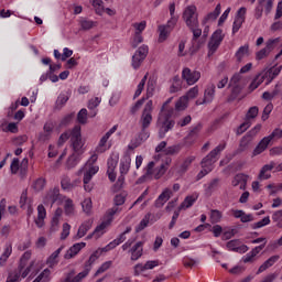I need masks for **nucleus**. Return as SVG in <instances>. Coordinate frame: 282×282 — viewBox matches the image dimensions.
I'll use <instances>...</instances> for the list:
<instances>
[{"label":"nucleus","instance_id":"f257e3e1","mask_svg":"<svg viewBox=\"0 0 282 282\" xmlns=\"http://www.w3.org/2000/svg\"><path fill=\"white\" fill-rule=\"evenodd\" d=\"M170 14L172 17V20L167 22L166 25H160L159 26V43H164L166 39H169V34H171V30L175 28V23H177V19H175V2L170 4Z\"/></svg>","mask_w":282,"mask_h":282},{"label":"nucleus","instance_id":"f03ea898","mask_svg":"<svg viewBox=\"0 0 282 282\" xmlns=\"http://www.w3.org/2000/svg\"><path fill=\"white\" fill-rule=\"evenodd\" d=\"M224 31L221 29L216 30L209 42H208V56H213V54H215L217 52V50L219 48V45H221V41H224Z\"/></svg>","mask_w":282,"mask_h":282},{"label":"nucleus","instance_id":"7ed1b4c3","mask_svg":"<svg viewBox=\"0 0 282 282\" xmlns=\"http://www.w3.org/2000/svg\"><path fill=\"white\" fill-rule=\"evenodd\" d=\"M173 127H175V120H167L159 117L156 128L159 130L160 140H164V138H166V133H169V131H173Z\"/></svg>","mask_w":282,"mask_h":282},{"label":"nucleus","instance_id":"20e7f679","mask_svg":"<svg viewBox=\"0 0 282 282\" xmlns=\"http://www.w3.org/2000/svg\"><path fill=\"white\" fill-rule=\"evenodd\" d=\"M197 17V7L195 6L187 7L183 12V19L187 28H192L193 25H199V20Z\"/></svg>","mask_w":282,"mask_h":282},{"label":"nucleus","instance_id":"39448f33","mask_svg":"<svg viewBox=\"0 0 282 282\" xmlns=\"http://www.w3.org/2000/svg\"><path fill=\"white\" fill-rule=\"evenodd\" d=\"M149 56V46L142 45L140 46L132 56V67L133 69H139L144 59Z\"/></svg>","mask_w":282,"mask_h":282},{"label":"nucleus","instance_id":"423d86ee","mask_svg":"<svg viewBox=\"0 0 282 282\" xmlns=\"http://www.w3.org/2000/svg\"><path fill=\"white\" fill-rule=\"evenodd\" d=\"M70 142L74 153H80L83 149V134H80V126H75L70 132Z\"/></svg>","mask_w":282,"mask_h":282},{"label":"nucleus","instance_id":"0eeeda50","mask_svg":"<svg viewBox=\"0 0 282 282\" xmlns=\"http://www.w3.org/2000/svg\"><path fill=\"white\" fill-rule=\"evenodd\" d=\"M153 111V100H149L143 109L141 116V129H149L151 127V122H153V116L151 115Z\"/></svg>","mask_w":282,"mask_h":282},{"label":"nucleus","instance_id":"6e6552de","mask_svg":"<svg viewBox=\"0 0 282 282\" xmlns=\"http://www.w3.org/2000/svg\"><path fill=\"white\" fill-rule=\"evenodd\" d=\"M224 149H226V145H218L214 150H212L210 153L202 160V167L206 169L208 166H213V164L217 162V155H219V153H221Z\"/></svg>","mask_w":282,"mask_h":282},{"label":"nucleus","instance_id":"1a4fd4ad","mask_svg":"<svg viewBox=\"0 0 282 282\" xmlns=\"http://www.w3.org/2000/svg\"><path fill=\"white\" fill-rule=\"evenodd\" d=\"M183 80H186L187 85H195L199 78H202V73L194 70L192 72L191 68H184L182 72Z\"/></svg>","mask_w":282,"mask_h":282},{"label":"nucleus","instance_id":"9d476101","mask_svg":"<svg viewBox=\"0 0 282 282\" xmlns=\"http://www.w3.org/2000/svg\"><path fill=\"white\" fill-rule=\"evenodd\" d=\"M274 43H279V37L274 40H269L265 44V47L257 52V61H263V58L268 57L270 55V52L274 50Z\"/></svg>","mask_w":282,"mask_h":282},{"label":"nucleus","instance_id":"9b49d317","mask_svg":"<svg viewBox=\"0 0 282 282\" xmlns=\"http://www.w3.org/2000/svg\"><path fill=\"white\" fill-rule=\"evenodd\" d=\"M61 197V189L58 187H54L53 189L48 191L46 196L44 197L43 204L45 206H54L56 202H58Z\"/></svg>","mask_w":282,"mask_h":282},{"label":"nucleus","instance_id":"f8f14e48","mask_svg":"<svg viewBox=\"0 0 282 282\" xmlns=\"http://www.w3.org/2000/svg\"><path fill=\"white\" fill-rule=\"evenodd\" d=\"M148 138L149 132H147V129L141 128V132L138 134L134 141H131V144L128 145V149L130 151L138 149V147H140V144H142Z\"/></svg>","mask_w":282,"mask_h":282},{"label":"nucleus","instance_id":"ddd939ff","mask_svg":"<svg viewBox=\"0 0 282 282\" xmlns=\"http://www.w3.org/2000/svg\"><path fill=\"white\" fill-rule=\"evenodd\" d=\"M85 246H87L86 242H77L73 245L64 254V259L66 260L74 259V257H76V254H78V252H80L83 248H85Z\"/></svg>","mask_w":282,"mask_h":282},{"label":"nucleus","instance_id":"4468645a","mask_svg":"<svg viewBox=\"0 0 282 282\" xmlns=\"http://www.w3.org/2000/svg\"><path fill=\"white\" fill-rule=\"evenodd\" d=\"M171 195H173L171 189L165 188L163 193H161L158 199L155 200L154 203L155 208H162V206H164V204L171 199Z\"/></svg>","mask_w":282,"mask_h":282},{"label":"nucleus","instance_id":"2eb2a0df","mask_svg":"<svg viewBox=\"0 0 282 282\" xmlns=\"http://www.w3.org/2000/svg\"><path fill=\"white\" fill-rule=\"evenodd\" d=\"M213 98H215V85H209L204 93L203 101L196 100V105H204L206 102H213Z\"/></svg>","mask_w":282,"mask_h":282},{"label":"nucleus","instance_id":"dca6fc26","mask_svg":"<svg viewBox=\"0 0 282 282\" xmlns=\"http://www.w3.org/2000/svg\"><path fill=\"white\" fill-rule=\"evenodd\" d=\"M93 225H94V220H86V221H84L79 226L75 239H83V237H85V235H87V232H89V230H91V226Z\"/></svg>","mask_w":282,"mask_h":282},{"label":"nucleus","instance_id":"f3484780","mask_svg":"<svg viewBox=\"0 0 282 282\" xmlns=\"http://www.w3.org/2000/svg\"><path fill=\"white\" fill-rule=\"evenodd\" d=\"M142 246H144V242L139 241V242H137V243L130 249V252H131V261H138V259H140V257H142V252H143Z\"/></svg>","mask_w":282,"mask_h":282},{"label":"nucleus","instance_id":"a211bd4d","mask_svg":"<svg viewBox=\"0 0 282 282\" xmlns=\"http://www.w3.org/2000/svg\"><path fill=\"white\" fill-rule=\"evenodd\" d=\"M268 144H270V139L268 137H264L254 148L252 156L254 158L257 155H261V153H263V151L268 149Z\"/></svg>","mask_w":282,"mask_h":282},{"label":"nucleus","instance_id":"6ab92c4d","mask_svg":"<svg viewBox=\"0 0 282 282\" xmlns=\"http://www.w3.org/2000/svg\"><path fill=\"white\" fill-rule=\"evenodd\" d=\"M279 261V256H272L267 261H264L263 264L260 265V268L257 271V274H261V272H265L268 268H272L276 262Z\"/></svg>","mask_w":282,"mask_h":282},{"label":"nucleus","instance_id":"aec40b11","mask_svg":"<svg viewBox=\"0 0 282 282\" xmlns=\"http://www.w3.org/2000/svg\"><path fill=\"white\" fill-rule=\"evenodd\" d=\"M272 169H274V162L263 165L258 175V180H270L272 175L265 173H268V171H272Z\"/></svg>","mask_w":282,"mask_h":282},{"label":"nucleus","instance_id":"412c9836","mask_svg":"<svg viewBox=\"0 0 282 282\" xmlns=\"http://www.w3.org/2000/svg\"><path fill=\"white\" fill-rule=\"evenodd\" d=\"M243 56H250V45L248 44L240 46L236 52V58L238 63H241V61H243Z\"/></svg>","mask_w":282,"mask_h":282},{"label":"nucleus","instance_id":"4be33fe9","mask_svg":"<svg viewBox=\"0 0 282 282\" xmlns=\"http://www.w3.org/2000/svg\"><path fill=\"white\" fill-rule=\"evenodd\" d=\"M282 66H273L269 68V70L264 74L265 78H269L268 84H270L271 80H274L279 74H281Z\"/></svg>","mask_w":282,"mask_h":282},{"label":"nucleus","instance_id":"5701e85b","mask_svg":"<svg viewBox=\"0 0 282 282\" xmlns=\"http://www.w3.org/2000/svg\"><path fill=\"white\" fill-rule=\"evenodd\" d=\"M109 225V221H102L100 225H98L95 230L89 234L86 239H94V237H96V239H99L100 237V232H102V230H105V228H107V226Z\"/></svg>","mask_w":282,"mask_h":282},{"label":"nucleus","instance_id":"b1692460","mask_svg":"<svg viewBox=\"0 0 282 282\" xmlns=\"http://www.w3.org/2000/svg\"><path fill=\"white\" fill-rule=\"evenodd\" d=\"M129 169H131V156H124L120 162L121 175H127V173H129Z\"/></svg>","mask_w":282,"mask_h":282},{"label":"nucleus","instance_id":"393cba45","mask_svg":"<svg viewBox=\"0 0 282 282\" xmlns=\"http://www.w3.org/2000/svg\"><path fill=\"white\" fill-rule=\"evenodd\" d=\"M235 180L238 186H240V191H246V186H248V175L241 173L236 175Z\"/></svg>","mask_w":282,"mask_h":282},{"label":"nucleus","instance_id":"a878e982","mask_svg":"<svg viewBox=\"0 0 282 282\" xmlns=\"http://www.w3.org/2000/svg\"><path fill=\"white\" fill-rule=\"evenodd\" d=\"M78 162H80V153L75 152L68 158L66 166L67 169H74Z\"/></svg>","mask_w":282,"mask_h":282},{"label":"nucleus","instance_id":"bb28decb","mask_svg":"<svg viewBox=\"0 0 282 282\" xmlns=\"http://www.w3.org/2000/svg\"><path fill=\"white\" fill-rule=\"evenodd\" d=\"M221 14V4H217L215 10L210 12L207 18L203 21V25H206V21H216L217 17Z\"/></svg>","mask_w":282,"mask_h":282},{"label":"nucleus","instance_id":"cd10ccee","mask_svg":"<svg viewBox=\"0 0 282 282\" xmlns=\"http://www.w3.org/2000/svg\"><path fill=\"white\" fill-rule=\"evenodd\" d=\"M65 248V246H61L57 250H55L47 259L46 263L48 265H54L55 263H58V261H56V259H58V254H61V252H63V249Z\"/></svg>","mask_w":282,"mask_h":282},{"label":"nucleus","instance_id":"c85d7f7f","mask_svg":"<svg viewBox=\"0 0 282 282\" xmlns=\"http://www.w3.org/2000/svg\"><path fill=\"white\" fill-rule=\"evenodd\" d=\"M54 129V126L52 123H45L44 124V133L40 134V140H43L45 142V140H50V135L52 133Z\"/></svg>","mask_w":282,"mask_h":282},{"label":"nucleus","instance_id":"c756f323","mask_svg":"<svg viewBox=\"0 0 282 282\" xmlns=\"http://www.w3.org/2000/svg\"><path fill=\"white\" fill-rule=\"evenodd\" d=\"M241 89L242 88L239 85L234 86L231 89V94L227 98V102H235V99L239 98V94H241Z\"/></svg>","mask_w":282,"mask_h":282},{"label":"nucleus","instance_id":"7c9ffc66","mask_svg":"<svg viewBox=\"0 0 282 282\" xmlns=\"http://www.w3.org/2000/svg\"><path fill=\"white\" fill-rule=\"evenodd\" d=\"M259 116V107L253 106L251 108H249V110L247 111L246 115V121L250 122V120H254V118H257Z\"/></svg>","mask_w":282,"mask_h":282},{"label":"nucleus","instance_id":"2f4dec72","mask_svg":"<svg viewBox=\"0 0 282 282\" xmlns=\"http://www.w3.org/2000/svg\"><path fill=\"white\" fill-rule=\"evenodd\" d=\"M151 219V213L147 214L143 219L140 221V224L135 228V232H142L147 226H149V221Z\"/></svg>","mask_w":282,"mask_h":282},{"label":"nucleus","instance_id":"473e14b6","mask_svg":"<svg viewBox=\"0 0 282 282\" xmlns=\"http://www.w3.org/2000/svg\"><path fill=\"white\" fill-rule=\"evenodd\" d=\"M182 151V144H174L172 147H167L164 150L165 155H177Z\"/></svg>","mask_w":282,"mask_h":282},{"label":"nucleus","instance_id":"72a5a7b5","mask_svg":"<svg viewBox=\"0 0 282 282\" xmlns=\"http://www.w3.org/2000/svg\"><path fill=\"white\" fill-rule=\"evenodd\" d=\"M243 21H246V17H236L232 25V34H237L243 25Z\"/></svg>","mask_w":282,"mask_h":282},{"label":"nucleus","instance_id":"f704fd0d","mask_svg":"<svg viewBox=\"0 0 282 282\" xmlns=\"http://www.w3.org/2000/svg\"><path fill=\"white\" fill-rule=\"evenodd\" d=\"M197 94H199V88L197 86L191 88L186 95L183 96V100H193V98H197Z\"/></svg>","mask_w":282,"mask_h":282},{"label":"nucleus","instance_id":"c9c22d12","mask_svg":"<svg viewBox=\"0 0 282 282\" xmlns=\"http://www.w3.org/2000/svg\"><path fill=\"white\" fill-rule=\"evenodd\" d=\"M91 3L96 10V14L101 17L102 12H105V2L102 0H91Z\"/></svg>","mask_w":282,"mask_h":282},{"label":"nucleus","instance_id":"e433bc0d","mask_svg":"<svg viewBox=\"0 0 282 282\" xmlns=\"http://www.w3.org/2000/svg\"><path fill=\"white\" fill-rule=\"evenodd\" d=\"M228 250H231L232 252H239V246H241V241L239 239H234L227 242Z\"/></svg>","mask_w":282,"mask_h":282},{"label":"nucleus","instance_id":"4c0bfd02","mask_svg":"<svg viewBox=\"0 0 282 282\" xmlns=\"http://www.w3.org/2000/svg\"><path fill=\"white\" fill-rule=\"evenodd\" d=\"M270 225V216L264 217L263 219L259 220L258 223H253L251 225L252 230H257V228H263V226Z\"/></svg>","mask_w":282,"mask_h":282},{"label":"nucleus","instance_id":"58836bf2","mask_svg":"<svg viewBox=\"0 0 282 282\" xmlns=\"http://www.w3.org/2000/svg\"><path fill=\"white\" fill-rule=\"evenodd\" d=\"M61 186L63 191H72L74 188V184L72 183V180L69 177L64 176L61 181Z\"/></svg>","mask_w":282,"mask_h":282},{"label":"nucleus","instance_id":"ea45409f","mask_svg":"<svg viewBox=\"0 0 282 282\" xmlns=\"http://www.w3.org/2000/svg\"><path fill=\"white\" fill-rule=\"evenodd\" d=\"M82 207L86 215H91V208H93L91 198L84 199V202H82Z\"/></svg>","mask_w":282,"mask_h":282},{"label":"nucleus","instance_id":"a19ab883","mask_svg":"<svg viewBox=\"0 0 282 282\" xmlns=\"http://www.w3.org/2000/svg\"><path fill=\"white\" fill-rule=\"evenodd\" d=\"M91 270V268H89V265H85V270L79 272L75 278H73L74 282H82L83 279H85V276H87L89 274V271Z\"/></svg>","mask_w":282,"mask_h":282},{"label":"nucleus","instance_id":"79ce46f5","mask_svg":"<svg viewBox=\"0 0 282 282\" xmlns=\"http://www.w3.org/2000/svg\"><path fill=\"white\" fill-rule=\"evenodd\" d=\"M19 169H21V162L19 161V158H14L10 165L12 175H17V173H19Z\"/></svg>","mask_w":282,"mask_h":282},{"label":"nucleus","instance_id":"37998d69","mask_svg":"<svg viewBox=\"0 0 282 282\" xmlns=\"http://www.w3.org/2000/svg\"><path fill=\"white\" fill-rule=\"evenodd\" d=\"M272 109H274V105H272V102L268 104L262 112V121L265 122V120H268V118H270V113H272Z\"/></svg>","mask_w":282,"mask_h":282},{"label":"nucleus","instance_id":"c03bdc74","mask_svg":"<svg viewBox=\"0 0 282 282\" xmlns=\"http://www.w3.org/2000/svg\"><path fill=\"white\" fill-rule=\"evenodd\" d=\"M77 121L79 124H87V109L83 108L77 113Z\"/></svg>","mask_w":282,"mask_h":282},{"label":"nucleus","instance_id":"a18cd8bd","mask_svg":"<svg viewBox=\"0 0 282 282\" xmlns=\"http://www.w3.org/2000/svg\"><path fill=\"white\" fill-rule=\"evenodd\" d=\"M65 215H74V202L72 199H66L64 205Z\"/></svg>","mask_w":282,"mask_h":282},{"label":"nucleus","instance_id":"49530a36","mask_svg":"<svg viewBox=\"0 0 282 282\" xmlns=\"http://www.w3.org/2000/svg\"><path fill=\"white\" fill-rule=\"evenodd\" d=\"M252 126V122L245 120L243 123H241L237 129V135H241L242 133H246L248 129Z\"/></svg>","mask_w":282,"mask_h":282},{"label":"nucleus","instance_id":"de8ad7c7","mask_svg":"<svg viewBox=\"0 0 282 282\" xmlns=\"http://www.w3.org/2000/svg\"><path fill=\"white\" fill-rule=\"evenodd\" d=\"M186 107H188V100H184V97H181L175 104L176 111H184Z\"/></svg>","mask_w":282,"mask_h":282},{"label":"nucleus","instance_id":"09e8293b","mask_svg":"<svg viewBox=\"0 0 282 282\" xmlns=\"http://www.w3.org/2000/svg\"><path fill=\"white\" fill-rule=\"evenodd\" d=\"M33 188H34V191H36L37 193H39L40 191H43V188H45V178L40 177V178H37L36 181H34V183H33Z\"/></svg>","mask_w":282,"mask_h":282},{"label":"nucleus","instance_id":"8fccbe9b","mask_svg":"<svg viewBox=\"0 0 282 282\" xmlns=\"http://www.w3.org/2000/svg\"><path fill=\"white\" fill-rule=\"evenodd\" d=\"M147 101V98H141L139 99L134 106L130 109V112L133 115L138 113V111H140V108L142 107V105H144V102Z\"/></svg>","mask_w":282,"mask_h":282},{"label":"nucleus","instance_id":"3c124183","mask_svg":"<svg viewBox=\"0 0 282 282\" xmlns=\"http://www.w3.org/2000/svg\"><path fill=\"white\" fill-rule=\"evenodd\" d=\"M212 224H219L221 221V212L213 209L210 214Z\"/></svg>","mask_w":282,"mask_h":282},{"label":"nucleus","instance_id":"603ef678","mask_svg":"<svg viewBox=\"0 0 282 282\" xmlns=\"http://www.w3.org/2000/svg\"><path fill=\"white\" fill-rule=\"evenodd\" d=\"M191 32L193 33V41H197L199 36H202V29H199V25H192L188 26Z\"/></svg>","mask_w":282,"mask_h":282},{"label":"nucleus","instance_id":"864d4df0","mask_svg":"<svg viewBox=\"0 0 282 282\" xmlns=\"http://www.w3.org/2000/svg\"><path fill=\"white\" fill-rule=\"evenodd\" d=\"M199 131H202V123H198L197 126H195V127L191 130V132H189L188 135H187V139L193 140V139L197 138Z\"/></svg>","mask_w":282,"mask_h":282},{"label":"nucleus","instance_id":"5fc2aeb1","mask_svg":"<svg viewBox=\"0 0 282 282\" xmlns=\"http://www.w3.org/2000/svg\"><path fill=\"white\" fill-rule=\"evenodd\" d=\"M194 161L195 156H189L185 159V161L181 165V171H183V173H186V171H188V166H191V164H193Z\"/></svg>","mask_w":282,"mask_h":282},{"label":"nucleus","instance_id":"6e6d98bb","mask_svg":"<svg viewBox=\"0 0 282 282\" xmlns=\"http://www.w3.org/2000/svg\"><path fill=\"white\" fill-rule=\"evenodd\" d=\"M10 254H12V245L7 246V248L4 249V252L0 257V261H3V263H6V261L10 259Z\"/></svg>","mask_w":282,"mask_h":282},{"label":"nucleus","instance_id":"4d7b16f0","mask_svg":"<svg viewBox=\"0 0 282 282\" xmlns=\"http://www.w3.org/2000/svg\"><path fill=\"white\" fill-rule=\"evenodd\" d=\"M111 268V261L104 262L99 269L96 271L95 276H98V274H102L104 272H107Z\"/></svg>","mask_w":282,"mask_h":282},{"label":"nucleus","instance_id":"13d9d810","mask_svg":"<svg viewBox=\"0 0 282 282\" xmlns=\"http://www.w3.org/2000/svg\"><path fill=\"white\" fill-rule=\"evenodd\" d=\"M70 228H72V226H69V224H67V223L63 224V230L61 234L62 241H65V239H67V237H69Z\"/></svg>","mask_w":282,"mask_h":282},{"label":"nucleus","instance_id":"bf43d9fd","mask_svg":"<svg viewBox=\"0 0 282 282\" xmlns=\"http://www.w3.org/2000/svg\"><path fill=\"white\" fill-rule=\"evenodd\" d=\"M100 251L98 249L89 257L88 261L85 265H88V268H91V264L96 262V260L100 257Z\"/></svg>","mask_w":282,"mask_h":282},{"label":"nucleus","instance_id":"052dcab7","mask_svg":"<svg viewBox=\"0 0 282 282\" xmlns=\"http://www.w3.org/2000/svg\"><path fill=\"white\" fill-rule=\"evenodd\" d=\"M69 100V97L66 95H59L56 100V107L57 109H61L66 102Z\"/></svg>","mask_w":282,"mask_h":282},{"label":"nucleus","instance_id":"680f3d73","mask_svg":"<svg viewBox=\"0 0 282 282\" xmlns=\"http://www.w3.org/2000/svg\"><path fill=\"white\" fill-rule=\"evenodd\" d=\"M235 235H237V229H230V230L224 231L221 239L223 241H228V239H232Z\"/></svg>","mask_w":282,"mask_h":282},{"label":"nucleus","instance_id":"e2e57ef3","mask_svg":"<svg viewBox=\"0 0 282 282\" xmlns=\"http://www.w3.org/2000/svg\"><path fill=\"white\" fill-rule=\"evenodd\" d=\"M217 186H219V178H214L206 188V193L210 195V193H213Z\"/></svg>","mask_w":282,"mask_h":282},{"label":"nucleus","instance_id":"0e129e2a","mask_svg":"<svg viewBox=\"0 0 282 282\" xmlns=\"http://www.w3.org/2000/svg\"><path fill=\"white\" fill-rule=\"evenodd\" d=\"M274 138H282V130L279 128H275L271 134L267 137L269 139V142H272Z\"/></svg>","mask_w":282,"mask_h":282},{"label":"nucleus","instance_id":"69168bd1","mask_svg":"<svg viewBox=\"0 0 282 282\" xmlns=\"http://www.w3.org/2000/svg\"><path fill=\"white\" fill-rule=\"evenodd\" d=\"M142 41H144V39L142 37V34H140V32H135L133 42L131 44L133 50H135V47H138V44L142 43Z\"/></svg>","mask_w":282,"mask_h":282},{"label":"nucleus","instance_id":"338daca9","mask_svg":"<svg viewBox=\"0 0 282 282\" xmlns=\"http://www.w3.org/2000/svg\"><path fill=\"white\" fill-rule=\"evenodd\" d=\"M25 204H28V189H24L20 197V208H25Z\"/></svg>","mask_w":282,"mask_h":282},{"label":"nucleus","instance_id":"774afa93","mask_svg":"<svg viewBox=\"0 0 282 282\" xmlns=\"http://www.w3.org/2000/svg\"><path fill=\"white\" fill-rule=\"evenodd\" d=\"M80 25H82V30H91V28H94V21L83 20L80 22Z\"/></svg>","mask_w":282,"mask_h":282}]
</instances>
